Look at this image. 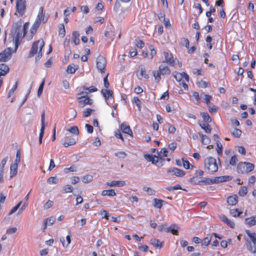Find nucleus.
I'll list each match as a JSON object with an SVG mask.
<instances>
[{
  "instance_id": "f257e3e1",
  "label": "nucleus",
  "mask_w": 256,
  "mask_h": 256,
  "mask_svg": "<svg viewBox=\"0 0 256 256\" xmlns=\"http://www.w3.org/2000/svg\"><path fill=\"white\" fill-rule=\"evenodd\" d=\"M22 22L20 20L13 24L11 34L12 37V40L15 44L16 49L18 48L20 44V39L24 36L26 34V30L28 28V24L25 23L22 30Z\"/></svg>"
},
{
  "instance_id": "f03ea898",
  "label": "nucleus",
  "mask_w": 256,
  "mask_h": 256,
  "mask_svg": "<svg viewBox=\"0 0 256 256\" xmlns=\"http://www.w3.org/2000/svg\"><path fill=\"white\" fill-rule=\"evenodd\" d=\"M44 46V42L43 40H39L34 42L32 44L30 50L29 52L28 58H32L34 54H38L36 57V61L40 60L42 56V49Z\"/></svg>"
},
{
  "instance_id": "7ed1b4c3",
  "label": "nucleus",
  "mask_w": 256,
  "mask_h": 256,
  "mask_svg": "<svg viewBox=\"0 0 256 256\" xmlns=\"http://www.w3.org/2000/svg\"><path fill=\"white\" fill-rule=\"evenodd\" d=\"M254 165L248 162H240L237 166V172L240 174H247L253 170Z\"/></svg>"
},
{
  "instance_id": "20e7f679",
  "label": "nucleus",
  "mask_w": 256,
  "mask_h": 256,
  "mask_svg": "<svg viewBox=\"0 0 256 256\" xmlns=\"http://www.w3.org/2000/svg\"><path fill=\"white\" fill-rule=\"evenodd\" d=\"M204 167L209 172L213 173L218 170V165L216 160L212 157H209L204 160Z\"/></svg>"
},
{
  "instance_id": "39448f33",
  "label": "nucleus",
  "mask_w": 256,
  "mask_h": 256,
  "mask_svg": "<svg viewBox=\"0 0 256 256\" xmlns=\"http://www.w3.org/2000/svg\"><path fill=\"white\" fill-rule=\"evenodd\" d=\"M43 10V6H40L36 21L32 26L33 28H34L36 30L40 26L42 22L43 23H46L48 20V18L44 15Z\"/></svg>"
},
{
  "instance_id": "423d86ee",
  "label": "nucleus",
  "mask_w": 256,
  "mask_h": 256,
  "mask_svg": "<svg viewBox=\"0 0 256 256\" xmlns=\"http://www.w3.org/2000/svg\"><path fill=\"white\" fill-rule=\"evenodd\" d=\"M96 68L98 72L100 73H104L105 72L106 67V60L105 58L100 55L96 58Z\"/></svg>"
},
{
  "instance_id": "0eeeda50",
  "label": "nucleus",
  "mask_w": 256,
  "mask_h": 256,
  "mask_svg": "<svg viewBox=\"0 0 256 256\" xmlns=\"http://www.w3.org/2000/svg\"><path fill=\"white\" fill-rule=\"evenodd\" d=\"M246 232L250 238V240L252 242L254 246V247H252L251 244L250 243L248 250L254 254L256 252V234L254 232H251L248 230H246Z\"/></svg>"
},
{
  "instance_id": "6e6552de",
  "label": "nucleus",
  "mask_w": 256,
  "mask_h": 256,
  "mask_svg": "<svg viewBox=\"0 0 256 256\" xmlns=\"http://www.w3.org/2000/svg\"><path fill=\"white\" fill-rule=\"evenodd\" d=\"M16 12L20 16H22L26 10V1L24 0H16Z\"/></svg>"
},
{
  "instance_id": "1a4fd4ad",
  "label": "nucleus",
  "mask_w": 256,
  "mask_h": 256,
  "mask_svg": "<svg viewBox=\"0 0 256 256\" xmlns=\"http://www.w3.org/2000/svg\"><path fill=\"white\" fill-rule=\"evenodd\" d=\"M12 56V48H8L0 52V62H6Z\"/></svg>"
},
{
  "instance_id": "9d476101",
  "label": "nucleus",
  "mask_w": 256,
  "mask_h": 256,
  "mask_svg": "<svg viewBox=\"0 0 256 256\" xmlns=\"http://www.w3.org/2000/svg\"><path fill=\"white\" fill-rule=\"evenodd\" d=\"M78 102L79 103V106L84 108L85 106L88 104L92 105V100L88 96H78Z\"/></svg>"
},
{
  "instance_id": "9b49d317",
  "label": "nucleus",
  "mask_w": 256,
  "mask_h": 256,
  "mask_svg": "<svg viewBox=\"0 0 256 256\" xmlns=\"http://www.w3.org/2000/svg\"><path fill=\"white\" fill-rule=\"evenodd\" d=\"M167 173L170 176H176L178 177H182L185 174V172L183 170L176 168L168 169L167 170Z\"/></svg>"
},
{
  "instance_id": "f8f14e48",
  "label": "nucleus",
  "mask_w": 256,
  "mask_h": 256,
  "mask_svg": "<svg viewBox=\"0 0 256 256\" xmlns=\"http://www.w3.org/2000/svg\"><path fill=\"white\" fill-rule=\"evenodd\" d=\"M101 93L105 98L106 102L109 104L108 100L110 99L114 100L113 92L112 90L102 89L101 90Z\"/></svg>"
},
{
  "instance_id": "ddd939ff",
  "label": "nucleus",
  "mask_w": 256,
  "mask_h": 256,
  "mask_svg": "<svg viewBox=\"0 0 256 256\" xmlns=\"http://www.w3.org/2000/svg\"><path fill=\"white\" fill-rule=\"evenodd\" d=\"M179 228L180 227L178 224H171L169 227L166 228L164 231L167 233L171 232L174 235L178 236V230Z\"/></svg>"
},
{
  "instance_id": "4468645a",
  "label": "nucleus",
  "mask_w": 256,
  "mask_h": 256,
  "mask_svg": "<svg viewBox=\"0 0 256 256\" xmlns=\"http://www.w3.org/2000/svg\"><path fill=\"white\" fill-rule=\"evenodd\" d=\"M164 54L165 58V60L164 62L174 66L175 64V60L172 54L166 52H164Z\"/></svg>"
},
{
  "instance_id": "2eb2a0df",
  "label": "nucleus",
  "mask_w": 256,
  "mask_h": 256,
  "mask_svg": "<svg viewBox=\"0 0 256 256\" xmlns=\"http://www.w3.org/2000/svg\"><path fill=\"white\" fill-rule=\"evenodd\" d=\"M106 184L110 186L122 187L126 185L125 181L124 180H112L111 182H108Z\"/></svg>"
},
{
  "instance_id": "dca6fc26",
  "label": "nucleus",
  "mask_w": 256,
  "mask_h": 256,
  "mask_svg": "<svg viewBox=\"0 0 256 256\" xmlns=\"http://www.w3.org/2000/svg\"><path fill=\"white\" fill-rule=\"evenodd\" d=\"M10 71L8 66L5 64H0V76H6Z\"/></svg>"
},
{
  "instance_id": "f3484780",
  "label": "nucleus",
  "mask_w": 256,
  "mask_h": 256,
  "mask_svg": "<svg viewBox=\"0 0 256 256\" xmlns=\"http://www.w3.org/2000/svg\"><path fill=\"white\" fill-rule=\"evenodd\" d=\"M196 185L211 184H214L213 179L209 178H204L202 180L195 182Z\"/></svg>"
},
{
  "instance_id": "a211bd4d",
  "label": "nucleus",
  "mask_w": 256,
  "mask_h": 256,
  "mask_svg": "<svg viewBox=\"0 0 256 256\" xmlns=\"http://www.w3.org/2000/svg\"><path fill=\"white\" fill-rule=\"evenodd\" d=\"M164 160V158H160L159 156H154L152 164L156 165L158 167H161L163 166V162Z\"/></svg>"
},
{
  "instance_id": "6ab92c4d",
  "label": "nucleus",
  "mask_w": 256,
  "mask_h": 256,
  "mask_svg": "<svg viewBox=\"0 0 256 256\" xmlns=\"http://www.w3.org/2000/svg\"><path fill=\"white\" fill-rule=\"evenodd\" d=\"M238 202V197L236 194L228 196L227 198V202L230 206L236 205Z\"/></svg>"
},
{
  "instance_id": "aec40b11",
  "label": "nucleus",
  "mask_w": 256,
  "mask_h": 256,
  "mask_svg": "<svg viewBox=\"0 0 256 256\" xmlns=\"http://www.w3.org/2000/svg\"><path fill=\"white\" fill-rule=\"evenodd\" d=\"M221 220L224 222L228 226L231 228H234L235 226L234 223L229 220L226 216L222 215L220 217Z\"/></svg>"
},
{
  "instance_id": "412c9836",
  "label": "nucleus",
  "mask_w": 256,
  "mask_h": 256,
  "mask_svg": "<svg viewBox=\"0 0 256 256\" xmlns=\"http://www.w3.org/2000/svg\"><path fill=\"white\" fill-rule=\"evenodd\" d=\"M120 128L123 132L132 136V132L129 126L122 124L120 126Z\"/></svg>"
},
{
  "instance_id": "4be33fe9",
  "label": "nucleus",
  "mask_w": 256,
  "mask_h": 256,
  "mask_svg": "<svg viewBox=\"0 0 256 256\" xmlns=\"http://www.w3.org/2000/svg\"><path fill=\"white\" fill-rule=\"evenodd\" d=\"M150 243L156 248H160L164 246V242H161L158 240L156 238L150 240Z\"/></svg>"
},
{
  "instance_id": "5701e85b",
  "label": "nucleus",
  "mask_w": 256,
  "mask_h": 256,
  "mask_svg": "<svg viewBox=\"0 0 256 256\" xmlns=\"http://www.w3.org/2000/svg\"><path fill=\"white\" fill-rule=\"evenodd\" d=\"M158 69L162 75H166L170 74V70L166 66L161 64L159 66Z\"/></svg>"
},
{
  "instance_id": "b1692460",
  "label": "nucleus",
  "mask_w": 256,
  "mask_h": 256,
  "mask_svg": "<svg viewBox=\"0 0 256 256\" xmlns=\"http://www.w3.org/2000/svg\"><path fill=\"white\" fill-rule=\"evenodd\" d=\"M80 34L78 32L74 31L73 32L72 34V42L75 45H78L80 42V40L79 39Z\"/></svg>"
},
{
  "instance_id": "393cba45",
  "label": "nucleus",
  "mask_w": 256,
  "mask_h": 256,
  "mask_svg": "<svg viewBox=\"0 0 256 256\" xmlns=\"http://www.w3.org/2000/svg\"><path fill=\"white\" fill-rule=\"evenodd\" d=\"M230 180L228 176H220L216 177L213 179L214 184H218L224 182H227Z\"/></svg>"
},
{
  "instance_id": "a878e982",
  "label": "nucleus",
  "mask_w": 256,
  "mask_h": 256,
  "mask_svg": "<svg viewBox=\"0 0 256 256\" xmlns=\"http://www.w3.org/2000/svg\"><path fill=\"white\" fill-rule=\"evenodd\" d=\"M246 224L250 226H253L256 224V216H252L245 219Z\"/></svg>"
},
{
  "instance_id": "bb28decb",
  "label": "nucleus",
  "mask_w": 256,
  "mask_h": 256,
  "mask_svg": "<svg viewBox=\"0 0 256 256\" xmlns=\"http://www.w3.org/2000/svg\"><path fill=\"white\" fill-rule=\"evenodd\" d=\"M198 134L201 138V142L203 144L207 145L210 144V140L207 136L204 135L200 132H198Z\"/></svg>"
},
{
  "instance_id": "cd10ccee",
  "label": "nucleus",
  "mask_w": 256,
  "mask_h": 256,
  "mask_svg": "<svg viewBox=\"0 0 256 256\" xmlns=\"http://www.w3.org/2000/svg\"><path fill=\"white\" fill-rule=\"evenodd\" d=\"M18 167V164H14L10 166V177L11 178L17 174Z\"/></svg>"
},
{
  "instance_id": "c85d7f7f",
  "label": "nucleus",
  "mask_w": 256,
  "mask_h": 256,
  "mask_svg": "<svg viewBox=\"0 0 256 256\" xmlns=\"http://www.w3.org/2000/svg\"><path fill=\"white\" fill-rule=\"evenodd\" d=\"M154 204L153 206L157 208H161L162 206V204L165 202L163 200L158 199V198H154L153 200Z\"/></svg>"
},
{
  "instance_id": "c756f323",
  "label": "nucleus",
  "mask_w": 256,
  "mask_h": 256,
  "mask_svg": "<svg viewBox=\"0 0 256 256\" xmlns=\"http://www.w3.org/2000/svg\"><path fill=\"white\" fill-rule=\"evenodd\" d=\"M66 239L67 243H66L64 238H60V241L62 242V246L66 248H68L71 242L70 236V235L67 236L66 237Z\"/></svg>"
},
{
  "instance_id": "7c9ffc66",
  "label": "nucleus",
  "mask_w": 256,
  "mask_h": 256,
  "mask_svg": "<svg viewBox=\"0 0 256 256\" xmlns=\"http://www.w3.org/2000/svg\"><path fill=\"white\" fill-rule=\"evenodd\" d=\"M208 123V122H203L202 124H200V125L201 128L203 129L206 132L209 134L211 132L212 128Z\"/></svg>"
},
{
  "instance_id": "2f4dec72",
  "label": "nucleus",
  "mask_w": 256,
  "mask_h": 256,
  "mask_svg": "<svg viewBox=\"0 0 256 256\" xmlns=\"http://www.w3.org/2000/svg\"><path fill=\"white\" fill-rule=\"evenodd\" d=\"M102 195L103 196H114L116 195V193L114 189L104 190L102 192Z\"/></svg>"
},
{
  "instance_id": "473e14b6",
  "label": "nucleus",
  "mask_w": 256,
  "mask_h": 256,
  "mask_svg": "<svg viewBox=\"0 0 256 256\" xmlns=\"http://www.w3.org/2000/svg\"><path fill=\"white\" fill-rule=\"evenodd\" d=\"M93 180V176L90 174H86L82 178V180L84 183H89Z\"/></svg>"
},
{
  "instance_id": "72a5a7b5",
  "label": "nucleus",
  "mask_w": 256,
  "mask_h": 256,
  "mask_svg": "<svg viewBox=\"0 0 256 256\" xmlns=\"http://www.w3.org/2000/svg\"><path fill=\"white\" fill-rule=\"evenodd\" d=\"M152 74L154 76V78L156 82H159L161 80L160 75L162 74L160 70H154L152 72Z\"/></svg>"
},
{
  "instance_id": "f704fd0d",
  "label": "nucleus",
  "mask_w": 256,
  "mask_h": 256,
  "mask_svg": "<svg viewBox=\"0 0 256 256\" xmlns=\"http://www.w3.org/2000/svg\"><path fill=\"white\" fill-rule=\"evenodd\" d=\"M212 238V236L210 234H208L207 236L204 238L202 242V245L207 246L209 244Z\"/></svg>"
},
{
  "instance_id": "c9c22d12",
  "label": "nucleus",
  "mask_w": 256,
  "mask_h": 256,
  "mask_svg": "<svg viewBox=\"0 0 256 256\" xmlns=\"http://www.w3.org/2000/svg\"><path fill=\"white\" fill-rule=\"evenodd\" d=\"M232 135L236 138H240L242 134V130L237 128H234L231 131Z\"/></svg>"
},
{
  "instance_id": "e433bc0d",
  "label": "nucleus",
  "mask_w": 256,
  "mask_h": 256,
  "mask_svg": "<svg viewBox=\"0 0 256 256\" xmlns=\"http://www.w3.org/2000/svg\"><path fill=\"white\" fill-rule=\"evenodd\" d=\"M200 115L204 120V122L206 123L211 122L212 119L207 112H202L200 113Z\"/></svg>"
},
{
  "instance_id": "4c0bfd02",
  "label": "nucleus",
  "mask_w": 256,
  "mask_h": 256,
  "mask_svg": "<svg viewBox=\"0 0 256 256\" xmlns=\"http://www.w3.org/2000/svg\"><path fill=\"white\" fill-rule=\"evenodd\" d=\"M76 70H78V66L76 68V66L73 64L68 66L66 71L68 73L72 74L76 72Z\"/></svg>"
},
{
  "instance_id": "58836bf2",
  "label": "nucleus",
  "mask_w": 256,
  "mask_h": 256,
  "mask_svg": "<svg viewBox=\"0 0 256 256\" xmlns=\"http://www.w3.org/2000/svg\"><path fill=\"white\" fill-rule=\"evenodd\" d=\"M242 213V212L240 211L238 208H234L230 210V214L234 217L238 216Z\"/></svg>"
},
{
  "instance_id": "ea45409f",
  "label": "nucleus",
  "mask_w": 256,
  "mask_h": 256,
  "mask_svg": "<svg viewBox=\"0 0 256 256\" xmlns=\"http://www.w3.org/2000/svg\"><path fill=\"white\" fill-rule=\"evenodd\" d=\"M67 130L74 134L78 135L79 134V130L76 126H73L70 128H68Z\"/></svg>"
},
{
  "instance_id": "a19ab883",
  "label": "nucleus",
  "mask_w": 256,
  "mask_h": 256,
  "mask_svg": "<svg viewBox=\"0 0 256 256\" xmlns=\"http://www.w3.org/2000/svg\"><path fill=\"white\" fill-rule=\"evenodd\" d=\"M76 143V140L74 138H72L68 142H64L62 143V144L65 147L67 148L68 146H73Z\"/></svg>"
},
{
  "instance_id": "79ce46f5",
  "label": "nucleus",
  "mask_w": 256,
  "mask_h": 256,
  "mask_svg": "<svg viewBox=\"0 0 256 256\" xmlns=\"http://www.w3.org/2000/svg\"><path fill=\"white\" fill-rule=\"evenodd\" d=\"M248 193V189L246 186H241L239 190L238 194L240 196H244Z\"/></svg>"
},
{
  "instance_id": "37998d69",
  "label": "nucleus",
  "mask_w": 256,
  "mask_h": 256,
  "mask_svg": "<svg viewBox=\"0 0 256 256\" xmlns=\"http://www.w3.org/2000/svg\"><path fill=\"white\" fill-rule=\"evenodd\" d=\"M182 162L183 166L186 169L193 168L194 167L193 165H191V168H190V164L189 162L186 160H184V158H182Z\"/></svg>"
},
{
  "instance_id": "c03bdc74",
  "label": "nucleus",
  "mask_w": 256,
  "mask_h": 256,
  "mask_svg": "<svg viewBox=\"0 0 256 256\" xmlns=\"http://www.w3.org/2000/svg\"><path fill=\"white\" fill-rule=\"evenodd\" d=\"M49 184H56L58 182V179L56 176H51L47 180Z\"/></svg>"
},
{
  "instance_id": "a18cd8bd",
  "label": "nucleus",
  "mask_w": 256,
  "mask_h": 256,
  "mask_svg": "<svg viewBox=\"0 0 256 256\" xmlns=\"http://www.w3.org/2000/svg\"><path fill=\"white\" fill-rule=\"evenodd\" d=\"M140 75L142 78H144L146 79L149 78V76L148 74L146 73V70L144 68H142L140 69Z\"/></svg>"
},
{
  "instance_id": "49530a36",
  "label": "nucleus",
  "mask_w": 256,
  "mask_h": 256,
  "mask_svg": "<svg viewBox=\"0 0 256 256\" xmlns=\"http://www.w3.org/2000/svg\"><path fill=\"white\" fill-rule=\"evenodd\" d=\"M104 35L106 38L110 39V40H112L114 39V32L106 31L105 32Z\"/></svg>"
},
{
  "instance_id": "de8ad7c7",
  "label": "nucleus",
  "mask_w": 256,
  "mask_h": 256,
  "mask_svg": "<svg viewBox=\"0 0 256 256\" xmlns=\"http://www.w3.org/2000/svg\"><path fill=\"white\" fill-rule=\"evenodd\" d=\"M158 156L160 158H162V156L166 157L168 155V151L166 148H162L160 152L158 154Z\"/></svg>"
},
{
  "instance_id": "09e8293b",
  "label": "nucleus",
  "mask_w": 256,
  "mask_h": 256,
  "mask_svg": "<svg viewBox=\"0 0 256 256\" xmlns=\"http://www.w3.org/2000/svg\"><path fill=\"white\" fill-rule=\"evenodd\" d=\"M22 204V201H20L16 206H14L9 212V215H11L14 213L18 209Z\"/></svg>"
},
{
  "instance_id": "8fccbe9b",
  "label": "nucleus",
  "mask_w": 256,
  "mask_h": 256,
  "mask_svg": "<svg viewBox=\"0 0 256 256\" xmlns=\"http://www.w3.org/2000/svg\"><path fill=\"white\" fill-rule=\"evenodd\" d=\"M18 82H16L15 84L13 87L10 90L8 94V98H10L13 94L18 88Z\"/></svg>"
},
{
  "instance_id": "3c124183",
  "label": "nucleus",
  "mask_w": 256,
  "mask_h": 256,
  "mask_svg": "<svg viewBox=\"0 0 256 256\" xmlns=\"http://www.w3.org/2000/svg\"><path fill=\"white\" fill-rule=\"evenodd\" d=\"M94 110L91 108H86L83 112V116L84 118L89 116L91 114L92 112Z\"/></svg>"
},
{
  "instance_id": "603ef678",
  "label": "nucleus",
  "mask_w": 256,
  "mask_h": 256,
  "mask_svg": "<svg viewBox=\"0 0 256 256\" xmlns=\"http://www.w3.org/2000/svg\"><path fill=\"white\" fill-rule=\"evenodd\" d=\"M44 80H43L40 86H39L38 90V96L39 97L40 96L42 92V90L44 89Z\"/></svg>"
},
{
  "instance_id": "864d4df0",
  "label": "nucleus",
  "mask_w": 256,
  "mask_h": 256,
  "mask_svg": "<svg viewBox=\"0 0 256 256\" xmlns=\"http://www.w3.org/2000/svg\"><path fill=\"white\" fill-rule=\"evenodd\" d=\"M64 193L71 192L73 190V187L70 184H66L64 188Z\"/></svg>"
},
{
  "instance_id": "5fc2aeb1",
  "label": "nucleus",
  "mask_w": 256,
  "mask_h": 256,
  "mask_svg": "<svg viewBox=\"0 0 256 256\" xmlns=\"http://www.w3.org/2000/svg\"><path fill=\"white\" fill-rule=\"evenodd\" d=\"M133 101L135 102L139 110H140L142 102L138 98L137 96H134L133 98Z\"/></svg>"
},
{
  "instance_id": "6e6d98bb",
  "label": "nucleus",
  "mask_w": 256,
  "mask_h": 256,
  "mask_svg": "<svg viewBox=\"0 0 256 256\" xmlns=\"http://www.w3.org/2000/svg\"><path fill=\"white\" fill-rule=\"evenodd\" d=\"M238 161V160L236 156H234L230 159V164L232 166H235V165H236Z\"/></svg>"
},
{
  "instance_id": "4d7b16f0",
  "label": "nucleus",
  "mask_w": 256,
  "mask_h": 256,
  "mask_svg": "<svg viewBox=\"0 0 256 256\" xmlns=\"http://www.w3.org/2000/svg\"><path fill=\"white\" fill-rule=\"evenodd\" d=\"M216 144H217L216 151H217L218 154L219 156L220 155H222V144L220 142H217Z\"/></svg>"
},
{
  "instance_id": "13d9d810",
  "label": "nucleus",
  "mask_w": 256,
  "mask_h": 256,
  "mask_svg": "<svg viewBox=\"0 0 256 256\" xmlns=\"http://www.w3.org/2000/svg\"><path fill=\"white\" fill-rule=\"evenodd\" d=\"M115 156L119 158H124L126 156L127 154L124 152H120L115 153Z\"/></svg>"
},
{
  "instance_id": "bf43d9fd",
  "label": "nucleus",
  "mask_w": 256,
  "mask_h": 256,
  "mask_svg": "<svg viewBox=\"0 0 256 256\" xmlns=\"http://www.w3.org/2000/svg\"><path fill=\"white\" fill-rule=\"evenodd\" d=\"M20 150H17L16 154V158L14 160V164H18L20 163Z\"/></svg>"
},
{
  "instance_id": "052dcab7",
  "label": "nucleus",
  "mask_w": 256,
  "mask_h": 256,
  "mask_svg": "<svg viewBox=\"0 0 256 256\" xmlns=\"http://www.w3.org/2000/svg\"><path fill=\"white\" fill-rule=\"evenodd\" d=\"M17 230V228L15 227L8 228L6 230V234H12L15 233Z\"/></svg>"
},
{
  "instance_id": "680f3d73",
  "label": "nucleus",
  "mask_w": 256,
  "mask_h": 256,
  "mask_svg": "<svg viewBox=\"0 0 256 256\" xmlns=\"http://www.w3.org/2000/svg\"><path fill=\"white\" fill-rule=\"evenodd\" d=\"M204 102H206V104H209L210 100L212 99V96H211L206 94H204Z\"/></svg>"
},
{
  "instance_id": "e2e57ef3",
  "label": "nucleus",
  "mask_w": 256,
  "mask_h": 256,
  "mask_svg": "<svg viewBox=\"0 0 256 256\" xmlns=\"http://www.w3.org/2000/svg\"><path fill=\"white\" fill-rule=\"evenodd\" d=\"M154 156H154L152 154H145L144 157L147 161L151 162H152Z\"/></svg>"
},
{
  "instance_id": "0e129e2a",
  "label": "nucleus",
  "mask_w": 256,
  "mask_h": 256,
  "mask_svg": "<svg viewBox=\"0 0 256 256\" xmlns=\"http://www.w3.org/2000/svg\"><path fill=\"white\" fill-rule=\"evenodd\" d=\"M46 221L48 222V224L52 225L56 221V218L55 217L52 216L47 218Z\"/></svg>"
},
{
  "instance_id": "69168bd1",
  "label": "nucleus",
  "mask_w": 256,
  "mask_h": 256,
  "mask_svg": "<svg viewBox=\"0 0 256 256\" xmlns=\"http://www.w3.org/2000/svg\"><path fill=\"white\" fill-rule=\"evenodd\" d=\"M100 214L102 218H105L106 220H109L108 213L106 210H103L100 212Z\"/></svg>"
},
{
  "instance_id": "338daca9",
  "label": "nucleus",
  "mask_w": 256,
  "mask_h": 256,
  "mask_svg": "<svg viewBox=\"0 0 256 256\" xmlns=\"http://www.w3.org/2000/svg\"><path fill=\"white\" fill-rule=\"evenodd\" d=\"M174 76L177 81L180 82L182 78V73L178 72L176 74H174Z\"/></svg>"
},
{
  "instance_id": "774afa93",
  "label": "nucleus",
  "mask_w": 256,
  "mask_h": 256,
  "mask_svg": "<svg viewBox=\"0 0 256 256\" xmlns=\"http://www.w3.org/2000/svg\"><path fill=\"white\" fill-rule=\"evenodd\" d=\"M177 147V144L175 142H172L168 145V148L174 151Z\"/></svg>"
}]
</instances>
